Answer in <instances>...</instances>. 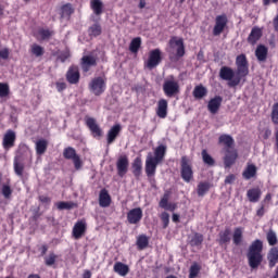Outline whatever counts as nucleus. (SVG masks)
<instances>
[{"instance_id":"nucleus-1","label":"nucleus","mask_w":278,"mask_h":278,"mask_svg":"<svg viewBox=\"0 0 278 278\" xmlns=\"http://www.w3.org/2000/svg\"><path fill=\"white\" fill-rule=\"evenodd\" d=\"M166 156V146L160 144L154 150L153 153L149 152L146 159V175L147 177H155V170H157V164L164 162V157Z\"/></svg>"},{"instance_id":"nucleus-2","label":"nucleus","mask_w":278,"mask_h":278,"mask_svg":"<svg viewBox=\"0 0 278 278\" xmlns=\"http://www.w3.org/2000/svg\"><path fill=\"white\" fill-rule=\"evenodd\" d=\"M262 251H264V242L260 239L254 240L247 253L248 264L252 270H255L262 266V262H264V255H262Z\"/></svg>"},{"instance_id":"nucleus-3","label":"nucleus","mask_w":278,"mask_h":278,"mask_svg":"<svg viewBox=\"0 0 278 278\" xmlns=\"http://www.w3.org/2000/svg\"><path fill=\"white\" fill-rule=\"evenodd\" d=\"M27 157L31 160V152L29 151V148H27L26 144L20 146L13 161L14 173L17 175V177H23V173L25 170V161Z\"/></svg>"},{"instance_id":"nucleus-4","label":"nucleus","mask_w":278,"mask_h":278,"mask_svg":"<svg viewBox=\"0 0 278 278\" xmlns=\"http://www.w3.org/2000/svg\"><path fill=\"white\" fill-rule=\"evenodd\" d=\"M219 77L224 81H228L229 88H236V86H240L242 81V77L238 72H235L233 68L229 66H222L219 70Z\"/></svg>"},{"instance_id":"nucleus-5","label":"nucleus","mask_w":278,"mask_h":278,"mask_svg":"<svg viewBox=\"0 0 278 278\" xmlns=\"http://www.w3.org/2000/svg\"><path fill=\"white\" fill-rule=\"evenodd\" d=\"M163 92L165 97L173 99V97H177L180 92L179 81L175 79V76H169L163 83Z\"/></svg>"},{"instance_id":"nucleus-6","label":"nucleus","mask_w":278,"mask_h":278,"mask_svg":"<svg viewBox=\"0 0 278 278\" xmlns=\"http://www.w3.org/2000/svg\"><path fill=\"white\" fill-rule=\"evenodd\" d=\"M63 157L65 160H72L74 164V168L76 170H81V167L84 166V162H81V157L79 154H77V150L73 147H67L63 150Z\"/></svg>"},{"instance_id":"nucleus-7","label":"nucleus","mask_w":278,"mask_h":278,"mask_svg":"<svg viewBox=\"0 0 278 278\" xmlns=\"http://www.w3.org/2000/svg\"><path fill=\"white\" fill-rule=\"evenodd\" d=\"M106 84L105 79L103 77L98 76L91 79L89 83V90L91 94H94V97H101L103 92H105Z\"/></svg>"},{"instance_id":"nucleus-8","label":"nucleus","mask_w":278,"mask_h":278,"mask_svg":"<svg viewBox=\"0 0 278 278\" xmlns=\"http://www.w3.org/2000/svg\"><path fill=\"white\" fill-rule=\"evenodd\" d=\"M85 125H87L93 138H101V136H103V130L101 129V126H99L97 119H94L93 117L86 116Z\"/></svg>"},{"instance_id":"nucleus-9","label":"nucleus","mask_w":278,"mask_h":278,"mask_svg":"<svg viewBox=\"0 0 278 278\" xmlns=\"http://www.w3.org/2000/svg\"><path fill=\"white\" fill-rule=\"evenodd\" d=\"M237 73L241 77L249 75V62L247 61L245 54H240L236 59Z\"/></svg>"},{"instance_id":"nucleus-10","label":"nucleus","mask_w":278,"mask_h":278,"mask_svg":"<svg viewBox=\"0 0 278 278\" xmlns=\"http://www.w3.org/2000/svg\"><path fill=\"white\" fill-rule=\"evenodd\" d=\"M180 175L184 181H186L187 184H190V181H192V177H193L192 166L188 164V159L186 156L181 157Z\"/></svg>"},{"instance_id":"nucleus-11","label":"nucleus","mask_w":278,"mask_h":278,"mask_svg":"<svg viewBox=\"0 0 278 278\" xmlns=\"http://www.w3.org/2000/svg\"><path fill=\"white\" fill-rule=\"evenodd\" d=\"M227 23H229V20H227L226 14L217 15L215 18V26L213 28V36H220V33L225 31Z\"/></svg>"},{"instance_id":"nucleus-12","label":"nucleus","mask_w":278,"mask_h":278,"mask_svg":"<svg viewBox=\"0 0 278 278\" xmlns=\"http://www.w3.org/2000/svg\"><path fill=\"white\" fill-rule=\"evenodd\" d=\"M160 62H162V52L160 51V49H154L150 52L146 66L150 71H152V68H155V66H159Z\"/></svg>"},{"instance_id":"nucleus-13","label":"nucleus","mask_w":278,"mask_h":278,"mask_svg":"<svg viewBox=\"0 0 278 278\" xmlns=\"http://www.w3.org/2000/svg\"><path fill=\"white\" fill-rule=\"evenodd\" d=\"M117 175L118 177H124L129 170V157L127 155H122L116 162Z\"/></svg>"},{"instance_id":"nucleus-14","label":"nucleus","mask_w":278,"mask_h":278,"mask_svg":"<svg viewBox=\"0 0 278 278\" xmlns=\"http://www.w3.org/2000/svg\"><path fill=\"white\" fill-rule=\"evenodd\" d=\"M142 208L140 207H136V208H131L128 213H127V220L129 223V225H138V223H140V220H142Z\"/></svg>"},{"instance_id":"nucleus-15","label":"nucleus","mask_w":278,"mask_h":278,"mask_svg":"<svg viewBox=\"0 0 278 278\" xmlns=\"http://www.w3.org/2000/svg\"><path fill=\"white\" fill-rule=\"evenodd\" d=\"M80 66L84 73H88L92 66H97V59L94 55H84L80 59Z\"/></svg>"},{"instance_id":"nucleus-16","label":"nucleus","mask_w":278,"mask_h":278,"mask_svg":"<svg viewBox=\"0 0 278 278\" xmlns=\"http://www.w3.org/2000/svg\"><path fill=\"white\" fill-rule=\"evenodd\" d=\"M223 105V97L215 96L207 103V110L211 114H218V110Z\"/></svg>"},{"instance_id":"nucleus-17","label":"nucleus","mask_w":278,"mask_h":278,"mask_svg":"<svg viewBox=\"0 0 278 278\" xmlns=\"http://www.w3.org/2000/svg\"><path fill=\"white\" fill-rule=\"evenodd\" d=\"M79 67L77 65H72L66 73V80L68 84H79Z\"/></svg>"},{"instance_id":"nucleus-18","label":"nucleus","mask_w":278,"mask_h":278,"mask_svg":"<svg viewBox=\"0 0 278 278\" xmlns=\"http://www.w3.org/2000/svg\"><path fill=\"white\" fill-rule=\"evenodd\" d=\"M14 142H16V132H14V130H8L2 140L3 149L7 151L12 149Z\"/></svg>"},{"instance_id":"nucleus-19","label":"nucleus","mask_w":278,"mask_h":278,"mask_svg":"<svg viewBox=\"0 0 278 278\" xmlns=\"http://www.w3.org/2000/svg\"><path fill=\"white\" fill-rule=\"evenodd\" d=\"M119 134H121V124H116L108 131V135H106L108 147H110V144H114Z\"/></svg>"},{"instance_id":"nucleus-20","label":"nucleus","mask_w":278,"mask_h":278,"mask_svg":"<svg viewBox=\"0 0 278 278\" xmlns=\"http://www.w3.org/2000/svg\"><path fill=\"white\" fill-rule=\"evenodd\" d=\"M72 233L75 240H79L86 233V222L78 220L74 225Z\"/></svg>"},{"instance_id":"nucleus-21","label":"nucleus","mask_w":278,"mask_h":278,"mask_svg":"<svg viewBox=\"0 0 278 278\" xmlns=\"http://www.w3.org/2000/svg\"><path fill=\"white\" fill-rule=\"evenodd\" d=\"M156 115L159 118H166L168 116V101L166 99L159 100Z\"/></svg>"},{"instance_id":"nucleus-22","label":"nucleus","mask_w":278,"mask_h":278,"mask_svg":"<svg viewBox=\"0 0 278 278\" xmlns=\"http://www.w3.org/2000/svg\"><path fill=\"white\" fill-rule=\"evenodd\" d=\"M247 197L250 203H258L262 199V189L260 187L251 188L247 191Z\"/></svg>"},{"instance_id":"nucleus-23","label":"nucleus","mask_w":278,"mask_h":278,"mask_svg":"<svg viewBox=\"0 0 278 278\" xmlns=\"http://www.w3.org/2000/svg\"><path fill=\"white\" fill-rule=\"evenodd\" d=\"M238 159V153L233 150H226V155L224 157L225 168H231L233 164H236V160Z\"/></svg>"},{"instance_id":"nucleus-24","label":"nucleus","mask_w":278,"mask_h":278,"mask_svg":"<svg viewBox=\"0 0 278 278\" xmlns=\"http://www.w3.org/2000/svg\"><path fill=\"white\" fill-rule=\"evenodd\" d=\"M112 203V198L108 192V189H102L99 194V205L100 207H110Z\"/></svg>"},{"instance_id":"nucleus-25","label":"nucleus","mask_w":278,"mask_h":278,"mask_svg":"<svg viewBox=\"0 0 278 278\" xmlns=\"http://www.w3.org/2000/svg\"><path fill=\"white\" fill-rule=\"evenodd\" d=\"M267 260H268V266L269 268H275L277 266L278 262V247H274L269 250L267 254Z\"/></svg>"},{"instance_id":"nucleus-26","label":"nucleus","mask_w":278,"mask_h":278,"mask_svg":"<svg viewBox=\"0 0 278 278\" xmlns=\"http://www.w3.org/2000/svg\"><path fill=\"white\" fill-rule=\"evenodd\" d=\"M260 38H262V29L260 27H253L248 37V42L252 46L257 45Z\"/></svg>"},{"instance_id":"nucleus-27","label":"nucleus","mask_w":278,"mask_h":278,"mask_svg":"<svg viewBox=\"0 0 278 278\" xmlns=\"http://www.w3.org/2000/svg\"><path fill=\"white\" fill-rule=\"evenodd\" d=\"M257 175V167L254 164H248L245 169L242 173L243 179H253V177H256Z\"/></svg>"},{"instance_id":"nucleus-28","label":"nucleus","mask_w":278,"mask_h":278,"mask_svg":"<svg viewBox=\"0 0 278 278\" xmlns=\"http://www.w3.org/2000/svg\"><path fill=\"white\" fill-rule=\"evenodd\" d=\"M113 270L121 277H127L129 275V266L121 262L114 264Z\"/></svg>"},{"instance_id":"nucleus-29","label":"nucleus","mask_w":278,"mask_h":278,"mask_svg":"<svg viewBox=\"0 0 278 278\" xmlns=\"http://www.w3.org/2000/svg\"><path fill=\"white\" fill-rule=\"evenodd\" d=\"M255 56L258 62H266V58H268V48L264 45L257 46L255 50Z\"/></svg>"},{"instance_id":"nucleus-30","label":"nucleus","mask_w":278,"mask_h":278,"mask_svg":"<svg viewBox=\"0 0 278 278\" xmlns=\"http://www.w3.org/2000/svg\"><path fill=\"white\" fill-rule=\"evenodd\" d=\"M48 147H49V142L46 139L37 140L35 146L37 155H45V153H47Z\"/></svg>"},{"instance_id":"nucleus-31","label":"nucleus","mask_w":278,"mask_h":278,"mask_svg":"<svg viewBox=\"0 0 278 278\" xmlns=\"http://www.w3.org/2000/svg\"><path fill=\"white\" fill-rule=\"evenodd\" d=\"M132 175L138 179L142 175V159L136 157L132 162Z\"/></svg>"},{"instance_id":"nucleus-32","label":"nucleus","mask_w":278,"mask_h":278,"mask_svg":"<svg viewBox=\"0 0 278 278\" xmlns=\"http://www.w3.org/2000/svg\"><path fill=\"white\" fill-rule=\"evenodd\" d=\"M194 99L201 100L204 97H207V88L203 85L195 86L192 92Z\"/></svg>"},{"instance_id":"nucleus-33","label":"nucleus","mask_w":278,"mask_h":278,"mask_svg":"<svg viewBox=\"0 0 278 278\" xmlns=\"http://www.w3.org/2000/svg\"><path fill=\"white\" fill-rule=\"evenodd\" d=\"M136 244L139 251H144V249L149 247V237H147V235H140L137 237Z\"/></svg>"},{"instance_id":"nucleus-34","label":"nucleus","mask_w":278,"mask_h":278,"mask_svg":"<svg viewBox=\"0 0 278 278\" xmlns=\"http://www.w3.org/2000/svg\"><path fill=\"white\" fill-rule=\"evenodd\" d=\"M219 244H227L231 242V229L226 228L225 230L219 232Z\"/></svg>"},{"instance_id":"nucleus-35","label":"nucleus","mask_w":278,"mask_h":278,"mask_svg":"<svg viewBox=\"0 0 278 278\" xmlns=\"http://www.w3.org/2000/svg\"><path fill=\"white\" fill-rule=\"evenodd\" d=\"M190 247H201L203 244V236L195 232L193 236L189 237Z\"/></svg>"},{"instance_id":"nucleus-36","label":"nucleus","mask_w":278,"mask_h":278,"mask_svg":"<svg viewBox=\"0 0 278 278\" xmlns=\"http://www.w3.org/2000/svg\"><path fill=\"white\" fill-rule=\"evenodd\" d=\"M242 233H243L242 228L240 227L235 228V231L232 235V242L236 247H240V244L242 243Z\"/></svg>"},{"instance_id":"nucleus-37","label":"nucleus","mask_w":278,"mask_h":278,"mask_svg":"<svg viewBox=\"0 0 278 278\" xmlns=\"http://www.w3.org/2000/svg\"><path fill=\"white\" fill-rule=\"evenodd\" d=\"M91 9L97 16H101L103 14V2L101 0H92Z\"/></svg>"},{"instance_id":"nucleus-38","label":"nucleus","mask_w":278,"mask_h":278,"mask_svg":"<svg viewBox=\"0 0 278 278\" xmlns=\"http://www.w3.org/2000/svg\"><path fill=\"white\" fill-rule=\"evenodd\" d=\"M75 12V9H73V5L65 4L61 8V18H71V15Z\"/></svg>"},{"instance_id":"nucleus-39","label":"nucleus","mask_w":278,"mask_h":278,"mask_svg":"<svg viewBox=\"0 0 278 278\" xmlns=\"http://www.w3.org/2000/svg\"><path fill=\"white\" fill-rule=\"evenodd\" d=\"M142 45V39L140 37H136L130 41L129 51L131 53H138L140 47Z\"/></svg>"},{"instance_id":"nucleus-40","label":"nucleus","mask_w":278,"mask_h":278,"mask_svg":"<svg viewBox=\"0 0 278 278\" xmlns=\"http://www.w3.org/2000/svg\"><path fill=\"white\" fill-rule=\"evenodd\" d=\"M219 144H225L227 150H230V148L233 147V137L229 135H222L219 137Z\"/></svg>"},{"instance_id":"nucleus-41","label":"nucleus","mask_w":278,"mask_h":278,"mask_svg":"<svg viewBox=\"0 0 278 278\" xmlns=\"http://www.w3.org/2000/svg\"><path fill=\"white\" fill-rule=\"evenodd\" d=\"M175 45L177 47L176 58H184V55H186V47L184 46V39L176 40Z\"/></svg>"},{"instance_id":"nucleus-42","label":"nucleus","mask_w":278,"mask_h":278,"mask_svg":"<svg viewBox=\"0 0 278 278\" xmlns=\"http://www.w3.org/2000/svg\"><path fill=\"white\" fill-rule=\"evenodd\" d=\"M266 238L269 247H275L278 242L277 232H275V230L273 229L268 230V232L266 233Z\"/></svg>"},{"instance_id":"nucleus-43","label":"nucleus","mask_w":278,"mask_h":278,"mask_svg":"<svg viewBox=\"0 0 278 278\" xmlns=\"http://www.w3.org/2000/svg\"><path fill=\"white\" fill-rule=\"evenodd\" d=\"M210 192V182H200L198 185V197H205Z\"/></svg>"},{"instance_id":"nucleus-44","label":"nucleus","mask_w":278,"mask_h":278,"mask_svg":"<svg viewBox=\"0 0 278 278\" xmlns=\"http://www.w3.org/2000/svg\"><path fill=\"white\" fill-rule=\"evenodd\" d=\"M202 160L207 166H214L216 164V161L207 153V150H202Z\"/></svg>"},{"instance_id":"nucleus-45","label":"nucleus","mask_w":278,"mask_h":278,"mask_svg":"<svg viewBox=\"0 0 278 278\" xmlns=\"http://www.w3.org/2000/svg\"><path fill=\"white\" fill-rule=\"evenodd\" d=\"M88 31L89 36H93L94 38H97V36H101V25L99 23H96L89 27Z\"/></svg>"},{"instance_id":"nucleus-46","label":"nucleus","mask_w":278,"mask_h":278,"mask_svg":"<svg viewBox=\"0 0 278 278\" xmlns=\"http://www.w3.org/2000/svg\"><path fill=\"white\" fill-rule=\"evenodd\" d=\"M58 210L62 211V210H73V207H76L75 202H58L56 204Z\"/></svg>"},{"instance_id":"nucleus-47","label":"nucleus","mask_w":278,"mask_h":278,"mask_svg":"<svg viewBox=\"0 0 278 278\" xmlns=\"http://www.w3.org/2000/svg\"><path fill=\"white\" fill-rule=\"evenodd\" d=\"M199 273H201V266L194 263L189 269V278H197L199 276Z\"/></svg>"},{"instance_id":"nucleus-48","label":"nucleus","mask_w":278,"mask_h":278,"mask_svg":"<svg viewBox=\"0 0 278 278\" xmlns=\"http://www.w3.org/2000/svg\"><path fill=\"white\" fill-rule=\"evenodd\" d=\"M58 261V255L55 253L51 252L48 256H45V264L46 266H53L55 262Z\"/></svg>"},{"instance_id":"nucleus-49","label":"nucleus","mask_w":278,"mask_h":278,"mask_svg":"<svg viewBox=\"0 0 278 278\" xmlns=\"http://www.w3.org/2000/svg\"><path fill=\"white\" fill-rule=\"evenodd\" d=\"M31 54L36 55V58H40L45 55V49L38 45H33L31 46Z\"/></svg>"},{"instance_id":"nucleus-50","label":"nucleus","mask_w":278,"mask_h":278,"mask_svg":"<svg viewBox=\"0 0 278 278\" xmlns=\"http://www.w3.org/2000/svg\"><path fill=\"white\" fill-rule=\"evenodd\" d=\"M10 94V86L5 83H0V98L8 97Z\"/></svg>"},{"instance_id":"nucleus-51","label":"nucleus","mask_w":278,"mask_h":278,"mask_svg":"<svg viewBox=\"0 0 278 278\" xmlns=\"http://www.w3.org/2000/svg\"><path fill=\"white\" fill-rule=\"evenodd\" d=\"M160 218L163 223V229H166L170 223V215L167 212H163Z\"/></svg>"},{"instance_id":"nucleus-52","label":"nucleus","mask_w":278,"mask_h":278,"mask_svg":"<svg viewBox=\"0 0 278 278\" xmlns=\"http://www.w3.org/2000/svg\"><path fill=\"white\" fill-rule=\"evenodd\" d=\"M271 121L274 125H278V103L273 105Z\"/></svg>"},{"instance_id":"nucleus-53","label":"nucleus","mask_w":278,"mask_h":278,"mask_svg":"<svg viewBox=\"0 0 278 278\" xmlns=\"http://www.w3.org/2000/svg\"><path fill=\"white\" fill-rule=\"evenodd\" d=\"M71 58V52L68 50L62 51L58 55L60 62H66Z\"/></svg>"},{"instance_id":"nucleus-54","label":"nucleus","mask_w":278,"mask_h":278,"mask_svg":"<svg viewBox=\"0 0 278 278\" xmlns=\"http://www.w3.org/2000/svg\"><path fill=\"white\" fill-rule=\"evenodd\" d=\"M39 36H41L42 40H49V37L53 36V31H51L49 29H40Z\"/></svg>"},{"instance_id":"nucleus-55","label":"nucleus","mask_w":278,"mask_h":278,"mask_svg":"<svg viewBox=\"0 0 278 278\" xmlns=\"http://www.w3.org/2000/svg\"><path fill=\"white\" fill-rule=\"evenodd\" d=\"M2 194L4 199H10L12 197V189L8 185H3L2 187Z\"/></svg>"},{"instance_id":"nucleus-56","label":"nucleus","mask_w":278,"mask_h":278,"mask_svg":"<svg viewBox=\"0 0 278 278\" xmlns=\"http://www.w3.org/2000/svg\"><path fill=\"white\" fill-rule=\"evenodd\" d=\"M159 205H160V207H162V210H166L168 207V194H164V197L161 199Z\"/></svg>"},{"instance_id":"nucleus-57","label":"nucleus","mask_w":278,"mask_h":278,"mask_svg":"<svg viewBox=\"0 0 278 278\" xmlns=\"http://www.w3.org/2000/svg\"><path fill=\"white\" fill-rule=\"evenodd\" d=\"M233 181H236V175L229 174L228 176H226L224 182H225L226 185H231V184H233Z\"/></svg>"},{"instance_id":"nucleus-58","label":"nucleus","mask_w":278,"mask_h":278,"mask_svg":"<svg viewBox=\"0 0 278 278\" xmlns=\"http://www.w3.org/2000/svg\"><path fill=\"white\" fill-rule=\"evenodd\" d=\"M0 58L2 60H8V58H10V51H8V49L1 50L0 51Z\"/></svg>"},{"instance_id":"nucleus-59","label":"nucleus","mask_w":278,"mask_h":278,"mask_svg":"<svg viewBox=\"0 0 278 278\" xmlns=\"http://www.w3.org/2000/svg\"><path fill=\"white\" fill-rule=\"evenodd\" d=\"M264 214H266V211L264 210V204H262L261 207L256 211V216H258V218H262Z\"/></svg>"},{"instance_id":"nucleus-60","label":"nucleus","mask_w":278,"mask_h":278,"mask_svg":"<svg viewBox=\"0 0 278 278\" xmlns=\"http://www.w3.org/2000/svg\"><path fill=\"white\" fill-rule=\"evenodd\" d=\"M56 90H58V92H62L63 90H66V84L56 83Z\"/></svg>"},{"instance_id":"nucleus-61","label":"nucleus","mask_w":278,"mask_h":278,"mask_svg":"<svg viewBox=\"0 0 278 278\" xmlns=\"http://www.w3.org/2000/svg\"><path fill=\"white\" fill-rule=\"evenodd\" d=\"M40 203H51V198L47 195H39Z\"/></svg>"},{"instance_id":"nucleus-62","label":"nucleus","mask_w":278,"mask_h":278,"mask_svg":"<svg viewBox=\"0 0 278 278\" xmlns=\"http://www.w3.org/2000/svg\"><path fill=\"white\" fill-rule=\"evenodd\" d=\"M41 252V257H43V255H47V252L49 251V247L47 244L41 245L40 250Z\"/></svg>"},{"instance_id":"nucleus-63","label":"nucleus","mask_w":278,"mask_h":278,"mask_svg":"<svg viewBox=\"0 0 278 278\" xmlns=\"http://www.w3.org/2000/svg\"><path fill=\"white\" fill-rule=\"evenodd\" d=\"M165 210H167L168 212H175V210H177V204L169 203Z\"/></svg>"},{"instance_id":"nucleus-64","label":"nucleus","mask_w":278,"mask_h":278,"mask_svg":"<svg viewBox=\"0 0 278 278\" xmlns=\"http://www.w3.org/2000/svg\"><path fill=\"white\" fill-rule=\"evenodd\" d=\"M83 278H92V273L90 270H85L83 274Z\"/></svg>"}]
</instances>
